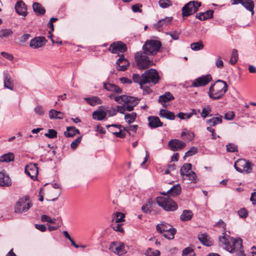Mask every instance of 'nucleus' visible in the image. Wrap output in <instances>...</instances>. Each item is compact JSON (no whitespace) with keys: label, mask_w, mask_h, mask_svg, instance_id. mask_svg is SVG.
<instances>
[{"label":"nucleus","mask_w":256,"mask_h":256,"mask_svg":"<svg viewBox=\"0 0 256 256\" xmlns=\"http://www.w3.org/2000/svg\"><path fill=\"white\" fill-rule=\"evenodd\" d=\"M220 242L224 246L225 249L230 252H235L236 256H242L243 248L242 240L240 238L234 239L225 234L219 237Z\"/></svg>","instance_id":"obj_1"},{"label":"nucleus","mask_w":256,"mask_h":256,"mask_svg":"<svg viewBox=\"0 0 256 256\" xmlns=\"http://www.w3.org/2000/svg\"><path fill=\"white\" fill-rule=\"evenodd\" d=\"M228 88V86L225 81L218 80L210 87L208 95L212 100H219L224 96Z\"/></svg>","instance_id":"obj_2"},{"label":"nucleus","mask_w":256,"mask_h":256,"mask_svg":"<svg viewBox=\"0 0 256 256\" xmlns=\"http://www.w3.org/2000/svg\"><path fill=\"white\" fill-rule=\"evenodd\" d=\"M148 56L142 51L136 53L134 59L137 66L140 69L144 70L154 64L152 60L148 57Z\"/></svg>","instance_id":"obj_3"},{"label":"nucleus","mask_w":256,"mask_h":256,"mask_svg":"<svg viewBox=\"0 0 256 256\" xmlns=\"http://www.w3.org/2000/svg\"><path fill=\"white\" fill-rule=\"evenodd\" d=\"M161 42L157 40H148L142 46V50L146 55L154 56L160 50Z\"/></svg>","instance_id":"obj_4"},{"label":"nucleus","mask_w":256,"mask_h":256,"mask_svg":"<svg viewBox=\"0 0 256 256\" xmlns=\"http://www.w3.org/2000/svg\"><path fill=\"white\" fill-rule=\"evenodd\" d=\"M156 230L166 238L172 240L176 232L175 228L164 222H162L156 226Z\"/></svg>","instance_id":"obj_5"},{"label":"nucleus","mask_w":256,"mask_h":256,"mask_svg":"<svg viewBox=\"0 0 256 256\" xmlns=\"http://www.w3.org/2000/svg\"><path fill=\"white\" fill-rule=\"evenodd\" d=\"M32 206V203L28 196L18 199L14 206L16 212L22 213L27 212Z\"/></svg>","instance_id":"obj_6"},{"label":"nucleus","mask_w":256,"mask_h":256,"mask_svg":"<svg viewBox=\"0 0 256 256\" xmlns=\"http://www.w3.org/2000/svg\"><path fill=\"white\" fill-rule=\"evenodd\" d=\"M157 204L166 211H174L178 208L176 204L171 198L165 197H158Z\"/></svg>","instance_id":"obj_7"},{"label":"nucleus","mask_w":256,"mask_h":256,"mask_svg":"<svg viewBox=\"0 0 256 256\" xmlns=\"http://www.w3.org/2000/svg\"><path fill=\"white\" fill-rule=\"evenodd\" d=\"M201 6V3L198 1L192 0L186 4L182 8V15L188 17L196 12Z\"/></svg>","instance_id":"obj_8"},{"label":"nucleus","mask_w":256,"mask_h":256,"mask_svg":"<svg viewBox=\"0 0 256 256\" xmlns=\"http://www.w3.org/2000/svg\"><path fill=\"white\" fill-rule=\"evenodd\" d=\"M142 77L145 84L148 83L154 85L158 83L160 79L158 72L156 70L152 68L146 70L142 74Z\"/></svg>","instance_id":"obj_9"},{"label":"nucleus","mask_w":256,"mask_h":256,"mask_svg":"<svg viewBox=\"0 0 256 256\" xmlns=\"http://www.w3.org/2000/svg\"><path fill=\"white\" fill-rule=\"evenodd\" d=\"M252 163L244 159H238L234 164V167L236 171L242 172H246V173H250L252 171Z\"/></svg>","instance_id":"obj_10"},{"label":"nucleus","mask_w":256,"mask_h":256,"mask_svg":"<svg viewBox=\"0 0 256 256\" xmlns=\"http://www.w3.org/2000/svg\"><path fill=\"white\" fill-rule=\"evenodd\" d=\"M109 249L118 256H122L126 253L124 244L120 242H112L110 246Z\"/></svg>","instance_id":"obj_11"},{"label":"nucleus","mask_w":256,"mask_h":256,"mask_svg":"<svg viewBox=\"0 0 256 256\" xmlns=\"http://www.w3.org/2000/svg\"><path fill=\"white\" fill-rule=\"evenodd\" d=\"M212 80V78L210 74L202 76L195 79L192 82L191 86L195 88L204 86L208 84Z\"/></svg>","instance_id":"obj_12"},{"label":"nucleus","mask_w":256,"mask_h":256,"mask_svg":"<svg viewBox=\"0 0 256 256\" xmlns=\"http://www.w3.org/2000/svg\"><path fill=\"white\" fill-rule=\"evenodd\" d=\"M138 99L134 98V100L132 102H124L122 105L118 106L116 108L117 112L124 114L125 111H132L134 107L138 104Z\"/></svg>","instance_id":"obj_13"},{"label":"nucleus","mask_w":256,"mask_h":256,"mask_svg":"<svg viewBox=\"0 0 256 256\" xmlns=\"http://www.w3.org/2000/svg\"><path fill=\"white\" fill-rule=\"evenodd\" d=\"M232 4H241L246 10L252 12L254 14V3L253 0H231Z\"/></svg>","instance_id":"obj_14"},{"label":"nucleus","mask_w":256,"mask_h":256,"mask_svg":"<svg viewBox=\"0 0 256 256\" xmlns=\"http://www.w3.org/2000/svg\"><path fill=\"white\" fill-rule=\"evenodd\" d=\"M108 50L112 54L122 53L127 50V48L124 43L121 42H118L111 44L108 48Z\"/></svg>","instance_id":"obj_15"},{"label":"nucleus","mask_w":256,"mask_h":256,"mask_svg":"<svg viewBox=\"0 0 256 256\" xmlns=\"http://www.w3.org/2000/svg\"><path fill=\"white\" fill-rule=\"evenodd\" d=\"M168 146L172 151H178L182 150L186 146V143L177 139L170 140Z\"/></svg>","instance_id":"obj_16"},{"label":"nucleus","mask_w":256,"mask_h":256,"mask_svg":"<svg viewBox=\"0 0 256 256\" xmlns=\"http://www.w3.org/2000/svg\"><path fill=\"white\" fill-rule=\"evenodd\" d=\"M25 172L32 179L36 178L38 174V168L37 164L30 163L25 167Z\"/></svg>","instance_id":"obj_17"},{"label":"nucleus","mask_w":256,"mask_h":256,"mask_svg":"<svg viewBox=\"0 0 256 256\" xmlns=\"http://www.w3.org/2000/svg\"><path fill=\"white\" fill-rule=\"evenodd\" d=\"M46 42V38L44 36L36 37L31 40L30 46L34 48H38L44 46Z\"/></svg>","instance_id":"obj_18"},{"label":"nucleus","mask_w":256,"mask_h":256,"mask_svg":"<svg viewBox=\"0 0 256 256\" xmlns=\"http://www.w3.org/2000/svg\"><path fill=\"white\" fill-rule=\"evenodd\" d=\"M129 65L128 61L124 58L123 54L120 56V58L116 62V68L119 71L124 72L126 70Z\"/></svg>","instance_id":"obj_19"},{"label":"nucleus","mask_w":256,"mask_h":256,"mask_svg":"<svg viewBox=\"0 0 256 256\" xmlns=\"http://www.w3.org/2000/svg\"><path fill=\"white\" fill-rule=\"evenodd\" d=\"M12 184L10 176L5 172H0V186L9 187Z\"/></svg>","instance_id":"obj_20"},{"label":"nucleus","mask_w":256,"mask_h":256,"mask_svg":"<svg viewBox=\"0 0 256 256\" xmlns=\"http://www.w3.org/2000/svg\"><path fill=\"white\" fill-rule=\"evenodd\" d=\"M148 126L151 128H156L160 127L163 123L160 120L158 117L156 116H150L148 118Z\"/></svg>","instance_id":"obj_21"},{"label":"nucleus","mask_w":256,"mask_h":256,"mask_svg":"<svg viewBox=\"0 0 256 256\" xmlns=\"http://www.w3.org/2000/svg\"><path fill=\"white\" fill-rule=\"evenodd\" d=\"M174 98L173 95L169 92H165L164 94L161 95L159 96L158 102L162 105L164 108L166 107V103L174 100Z\"/></svg>","instance_id":"obj_22"},{"label":"nucleus","mask_w":256,"mask_h":256,"mask_svg":"<svg viewBox=\"0 0 256 256\" xmlns=\"http://www.w3.org/2000/svg\"><path fill=\"white\" fill-rule=\"evenodd\" d=\"M16 12L20 15L26 16L27 15L26 6L22 1L17 2L15 5Z\"/></svg>","instance_id":"obj_23"},{"label":"nucleus","mask_w":256,"mask_h":256,"mask_svg":"<svg viewBox=\"0 0 256 256\" xmlns=\"http://www.w3.org/2000/svg\"><path fill=\"white\" fill-rule=\"evenodd\" d=\"M181 186L179 184L173 186L166 192L162 193L164 195L169 194L171 196H176L181 192Z\"/></svg>","instance_id":"obj_24"},{"label":"nucleus","mask_w":256,"mask_h":256,"mask_svg":"<svg viewBox=\"0 0 256 256\" xmlns=\"http://www.w3.org/2000/svg\"><path fill=\"white\" fill-rule=\"evenodd\" d=\"M106 112L102 109V106H100L93 112L92 118L97 120H102L106 118Z\"/></svg>","instance_id":"obj_25"},{"label":"nucleus","mask_w":256,"mask_h":256,"mask_svg":"<svg viewBox=\"0 0 256 256\" xmlns=\"http://www.w3.org/2000/svg\"><path fill=\"white\" fill-rule=\"evenodd\" d=\"M104 87L106 90L110 92H114L117 94L122 93V89L115 84L104 83Z\"/></svg>","instance_id":"obj_26"},{"label":"nucleus","mask_w":256,"mask_h":256,"mask_svg":"<svg viewBox=\"0 0 256 256\" xmlns=\"http://www.w3.org/2000/svg\"><path fill=\"white\" fill-rule=\"evenodd\" d=\"M84 100L91 106H94L102 103V100L98 96L85 98Z\"/></svg>","instance_id":"obj_27"},{"label":"nucleus","mask_w":256,"mask_h":256,"mask_svg":"<svg viewBox=\"0 0 256 256\" xmlns=\"http://www.w3.org/2000/svg\"><path fill=\"white\" fill-rule=\"evenodd\" d=\"M200 241L204 246H211L212 244V241L206 234H202L198 236Z\"/></svg>","instance_id":"obj_28"},{"label":"nucleus","mask_w":256,"mask_h":256,"mask_svg":"<svg viewBox=\"0 0 256 256\" xmlns=\"http://www.w3.org/2000/svg\"><path fill=\"white\" fill-rule=\"evenodd\" d=\"M159 115L160 117L164 118L170 120H174L175 118L174 113L166 109L160 110V111Z\"/></svg>","instance_id":"obj_29"},{"label":"nucleus","mask_w":256,"mask_h":256,"mask_svg":"<svg viewBox=\"0 0 256 256\" xmlns=\"http://www.w3.org/2000/svg\"><path fill=\"white\" fill-rule=\"evenodd\" d=\"M4 86L10 90L14 88L13 80L6 72L4 73Z\"/></svg>","instance_id":"obj_30"},{"label":"nucleus","mask_w":256,"mask_h":256,"mask_svg":"<svg viewBox=\"0 0 256 256\" xmlns=\"http://www.w3.org/2000/svg\"><path fill=\"white\" fill-rule=\"evenodd\" d=\"M222 122V116H220L218 117H212L211 118L207 120L206 122L210 127L214 126L218 124H220Z\"/></svg>","instance_id":"obj_31"},{"label":"nucleus","mask_w":256,"mask_h":256,"mask_svg":"<svg viewBox=\"0 0 256 256\" xmlns=\"http://www.w3.org/2000/svg\"><path fill=\"white\" fill-rule=\"evenodd\" d=\"M80 132L74 126H68L66 128V132H65L64 136L67 138L73 137L76 134H80Z\"/></svg>","instance_id":"obj_32"},{"label":"nucleus","mask_w":256,"mask_h":256,"mask_svg":"<svg viewBox=\"0 0 256 256\" xmlns=\"http://www.w3.org/2000/svg\"><path fill=\"white\" fill-rule=\"evenodd\" d=\"M134 100V98L130 96L122 95L120 96H116L114 97V100L116 102L121 103L122 102H131Z\"/></svg>","instance_id":"obj_33"},{"label":"nucleus","mask_w":256,"mask_h":256,"mask_svg":"<svg viewBox=\"0 0 256 256\" xmlns=\"http://www.w3.org/2000/svg\"><path fill=\"white\" fill-rule=\"evenodd\" d=\"M172 20V18L166 17L165 18L160 20L156 24H154L155 28L158 31L162 28L164 25H166L169 24Z\"/></svg>","instance_id":"obj_34"},{"label":"nucleus","mask_w":256,"mask_h":256,"mask_svg":"<svg viewBox=\"0 0 256 256\" xmlns=\"http://www.w3.org/2000/svg\"><path fill=\"white\" fill-rule=\"evenodd\" d=\"M193 214L190 210H184L180 216V220L182 221L186 222L190 220L192 218Z\"/></svg>","instance_id":"obj_35"},{"label":"nucleus","mask_w":256,"mask_h":256,"mask_svg":"<svg viewBox=\"0 0 256 256\" xmlns=\"http://www.w3.org/2000/svg\"><path fill=\"white\" fill-rule=\"evenodd\" d=\"M34 11L38 14H44L46 12V10L38 2H34L32 4Z\"/></svg>","instance_id":"obj_36"},{"label":"nucleus","mask_w":256,"mask_h":256,"mask_svg":"<svg viewBox=\"0 0 256 256\" xmlns=\"http://www.w3.org/2000/svg\"><path fill=\"white\" fill-rule=\"evenodd\" d=\"M132 80L134 82L138 83L140 86V88L144 90V84H145L142 74L140 76L138 74H134L132 76Z\"/></svg>","instance_id":"obj_37"},{"label":"nucleus","mask_w":256,"mask_h":256,"mask_svg":"<svg viewBox=\"0 0 256 256\" xmlns=\"http://www.w3.org/2000/svg\"><path fill=\"white\" fill-rule=\"evenodd\" d=\"M154 204V202L151 200H149L142 206V210L144 213H150L151 212L152 206Z\"/></svg>","instance_id":"obj_38"},{"label":"nucleus","mask_w":256,"mask_h":256,"mask_svg":"<svg viewBox=\"0 0 256 256\" xmlns=\"http://www.w3.org/2000/svg\"><path fill=\"white\" fill-rule=\"evenodd\" d=\"M14 154L12 152H9L3 154L0 157V162H10L14 161Z\"/></svg>","instance_id":"obj_39"},{"label":"nucleus","mask_w":256,"mask_h":256,"mask_svg":"<svg viewBox=\"0 0 256 256\" xmlns=\"http://www.w3.org/2000/svg\"><path fill=\"white\" fill-rule=\"evenodd\" d=\"M192 170V164L189 163L184 164L180 170V175L184 178V176L189 173Z\"/></svg>","instance_id":"obj_40"},{"label":"nucleus","mask_w":256,"mask_h":256,"mask_svg":"<svg viewBox=\"0 0 256 256\" xmlns=\"http://www.w3.org/2000/svg\"><path fill=\"white\" fill-rule=\"evenodd\" d=\"M183 178L184 180H188L192 183H196L197 182L196 175L195 172L192 171H190V172L186 174Z\"/></svg>","instance_id":"obj_41"},{"label":"nucleus","mask_w":256,"mask_h":256,"mask_svg":"<svg viewBox=\"0 0 256 256\" xmlns=\"http://www.w3.org/2000/svg\"><path fill=\"white\" fill-rule=\"evenodd\" d=\"M13 34V31L10 28H4L0 30V38H6Z\"/></svg>","instance_id":"obj_42"},{"label":"nucleus","mask_w":256,"mask_h":256,"mask_svg":"<svg viewBox=\"0 0 256 256\" xmlns=\"http://www.w3.org/2000/svg\"><path fill=\"white\" fill-rule=\"evenodd\" d=\"M136 117V112H132L130 114H126L124 115V119L128 124H132L134 122Z\"/></svg>","instance_id":"obj_43"},{"label":"nucleus","mask_w":256,"mask_h":256,"mask_svg":"<svg viewBox=\"0 0 256 256\" xmlns=\"http://www.w3.org/2000/svg\"><path fill=\"white\" fill-rule=\"evenodd\" d=\"M138 128V125H132L127 127H124V130L128 132L130 135L134 136Z\"/></svg>","instance_id":"obj_44"},{"label":"nucleus","mask_w":256,"mask_h":256,"mask_svg":"<svg viewBox=\"0 0 256 256\" xmlns=\"http://www.w3.org/2000/svg\"><path fill=\"white\" fill-rule=\"evenodd\" d=\"M181 136L184 139H186L188 142H190L194 138V134L192 132L187 131L182 132Z\"/></svg>","instance_id":"obj_45"},{"label":"nucleus","mask_w":256,"mask_h":256,"mask_svg":"<svg viewBox=\"0 0 256 256\" xmlns=\"http://www.w3.org/2000/svg\"><path fill=\"white\" fill-rule=\"evenodd\" d=\"M204 46L202 41H199L196 42H193L190 44V48L192 50L198 51L202 49Z\"/></svg>","instance_id":"obj_46"},{"label":"nucleus","mask_w":256,"mask_h":256,"mask_svg":"<svg viewBox=\"0 0 256 256\" xmlns=\"http://www.w3.org/2000/svg\"><path fill=\"white\" fill-rule=\"evenodd\" d=\"M124 214L120 212H116L112 218L113 222H122L124 221Z\"/></svg>","instance_id":"obj_47"},{"label":"nucleus","mask_w":256,"mask_h":256,"mask_svg":"<svg viewBox=\"0 0 256 256\" xmlns=\"http://www.w3.org/2000/svg\"><path fill=\"white\" fill-rule=\"evenodd\" d=\"M238 60V52L236 49H233L232 52L231 58L230 62L231 64L234 65Z\"/></svg>","instance_id":"obj_48"},{"label":"nucleus","mask_w":256,"mask_h":256,"mask_svg":"<svg viewBox=\"0 0 256 256\" xmlns=\"http://www.w3.org/2000/svg\"><path fill=\"white\" fill-rule=\"evenodd\" d=\"M211 111V108L209 106H206L202 110V112L200 113L201 116L203 118H206L210 114Z\"/></svg>","instance_id":"obj_49"},{"label":"nucleus","mask_w":256,"mask_h":256,"mask_svg":"<svg viewBox=\"0 0 256 256\" xmlns=\"http://www.w3.org/2000/svg\"><path fill=\"white\" fill-rule=\"evenodd\" d=\"M182 255L183 256H195V254L192 248L188 247L183 250Z\"/></svg>","instance_id":"obj_50"},{"label":"nucleus","mask_w":256,"mask_h":256,"mask_svg":"<svg viewBox=\"0 0 256 256\" xmlns=\"http://www.w3.org/2000/svg\"><path fill=\"white\" fill-rule=\"evenodd\" d=\"M146 256H158L160 254V252L158 250L148 248L146 250Z\"/></svg>","instance_id":"obj_51"},{"label":"nucleus","mask_w":256,"mask_h":256,"mask_svg":"<svg viewBox=\"0 0 256 256\" xmlns=\"http://www.w3.org/2000/svg\"><path fill=\"white\" fill-rule=\"evenodd\" d=\"M226 150L228 152H237L238 146L234 144L230 143L226 146Z\"/></svg>","instance_id":"obj_52"},{"label":"nucleus","mask_w":256,"mask_h":256,"mask_svg":"<svg viewBox=\"0 0 256 256\" xmlns=\"http://www.w3.org/2000/svg\"><path fill=\"white\" fill-rule=\"evenodd\" d=\"M158 4L160 6L163 8H167L172 5L170 0H160Z\"/></svg>","instance_id":"obj_53"},{"label":"nucleus","mask_w":256,"mask_h":256,"mask_svg":"<svg viewBox=\"0 0 256 256\" xmlns=\"http://www.w3.org/2000/svg\"><path fill=\"white\" fill-rule=\"evenodd\" d=\"M44 136L49 138H56L57 132L54 130L49 129L48 130V132L46 133Z\"/></svg>","instance_id":"obj_54"},{"label":"nucleus","mask_w":256,"mask_h":256,"mask_svg":"<svg viewBox=\"0 0 256 256\" xmlns=\"http://www.w3.org/2000/svg\"><path fill=\"white\" fill-rule=\"evenodd\" d=\"M198 152V148L192 146L191 148L185 153L184 157H189L196 154Z\"/></svg>","instance_id":"obj_55"},{"label":"nucleus","mask_w":256,"mask_h":256,"mask_svg":"<svg viewBox=\"0 0 256 256\" xmlns=\"http://www.w3.org/2000/svg\"><path fill=\"white\" fill-rule=\"evenodd\" d=\"M82 139V136H80L75 139L70 144L72 148L75 149L77 148L78 145L80 144Z\"/></svg>","instance_id":"obj_56"},{"label":"nucleus","mask_w":256,"mask_h":256,"mask_svg":"<svg viewBox=\"0 0 256 256\" xmlns=\"http://www.w3.org/2000/svg\"><path fill=\"white\" fill-rule=\"evenodd\" d=\"M112 228L115 231H118L120 232H123V229L122 227V224H120L118 222H114L112 224Z\"/></svg>","instance_id":"obj_57"},{"label":"nucleus","mask_w":256,"mask_h":256,"mask_svg":"<svg viewBox=\"0 0 256 256\" xmlns=\"http://www.w3.org/2000/svg\"><path fill=\"white\" fill-rule=\"evenodd\" d=\"M178 117L180 119L184 120L190 118L192 117V114L189 113H184L180 112L178 114Z\"/></svg>","instance_id":"obj_58"},{"label":"nucleus","mask_w":256,"mask_h":256,"mask_svg":"<svg viewBox=\"0 0 256 256\" xmlns=\"http://www.w3.org/2000/svg\"><path fill=\"white\" fill-rule=\"evenodd\" d=\"M238 214L240 217L242 218H246L247 217L248 215V212L246 209L243 208L240 209L238 211Z\"/></svg>","instance_id":"obj_59"},{"label":"nucleus","mask_w":256,"mask_h":256,"mask_svg":"<svg viewBox=\"0 0 256 256\" xmlns=\"http://www.w3.org/2000/svg\"><path fill=\"white\" fill-rule=\"evenodd\" d=\"M214 10H208L206 12H204V16L206 18V20L211 18L213 17Z\"/></svg>","instance_id":"obj_60"},{"label":"nucleus","mask_w":256,"mask_h":256,"mask_svg":"<svg viewBox=\"0 0 256 256\" xmlns=\"http://www.w3.org/2000/svg\"><path fill=\"white\" fill-rule=\"evenodd\" d=\"M106 114H108L109 116H115L117 113V110L116 108L112 107L110 109L106 110Z\"/></svg>","instance_id":"obj_61"},{"label":"nucleus","mask_w":256,"mask_h":256,"mask_svg":"<svg viewBox=\"0 0 256 256\" xmlns=\"http://www.w3.org/2000/svg\"><path fill=\"white\" fill-rule=\"evenodd\" d=\"M234 113L233 112H229L224 114V118L227 120H232L234 117Z\"/></svg>","instance_id":"obj_62"},{"label":"nucleus","mask_w":256,"mask_h":256,"mask_svg":"<svg viewBox=\"0 0 256 256\" xmlns=\"http://www.w3.org/2000/svg\"><path fill=\"white\" fill-rule=\"evenodd\" d=\"M34 112H35L40 115V116H42L44 114V112L43 110V108L40 106H38L34 108Z\"/></svg>","instance_id":"obj_63"},{"label":"nucleus","mask_w":256,"mask_h":256,"mask_svg":"<svg viewBox=\"0 0 256 256\" xmlns=\"http://www.w3.org/2000/svg\"><path fill=\"white\" fill-rule=\"evenodd\" d=\"M141 7V4H136L132 6V8L134 12H142V10L140 8Z\"/></svg>","instance_id":"obj_64"}]
</instances>
